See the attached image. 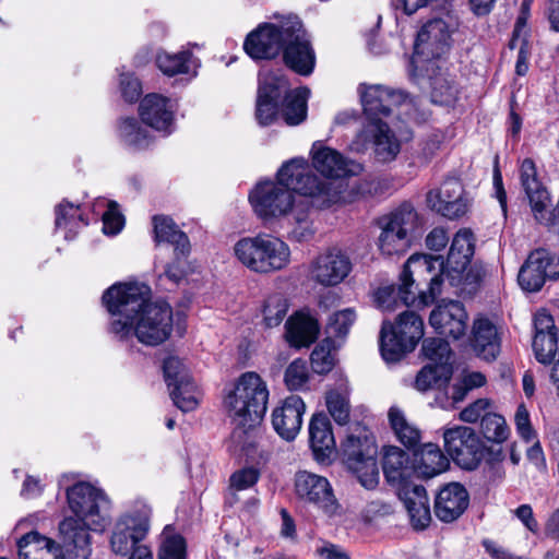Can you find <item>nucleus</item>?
I'll use <instances>...</instances> for the list:
<instances>
[{"label":"nucleus","mask_w":559,"mask_h":559,"mask_svg":"<svg viewBox=\"0 0 559 559\" xmlns=\"http://www.w3.org/2000/svg\"><path fill=\"white\" fill-rule=\"evenodd\" d=\"M330 415L338 425L347 424L349 419V402L346 394L338 391H330L325 397Z\"/></svg>","instance_id":"obj_47"},{"label":"nucleus","mask_w":559,"mask_h":559,"mask_svg":"<svg viewBox=\"0 0 559 559\" xmlns=\"http://www.w3.org/2000/svg\"><path fill=\"white\" fill-rule=\"evenodd\" d=\"M468 503L469 496L465 487L459 483H451L439 491L435 513L442 522L451 523L464 513Z\"/></svg>","instance_id":"obj_26"},{"label":"nucleus","mask_w":559,"mask_h":559,"mask_svg":"<svg viewBox=\"0 0 559 559\" xmlns=\"http://www.w3.org/2000/svg\"><path fill=\"white\" fill-rule=\"evenodd\" d=\"M404 495L405 508L413 527L415 530L426 528L431 520L426 489L420 485H415Z\"/></svg>","instance_id":"obj_33"},{"label":"nucleus","mask_w":559,"mask_h":559,"mask_svg":"<svg viewBox=\"0 0 559 559\" xmlns=\"http://www.w3.org/2000/svg\"><path fill=\"white\" fill-rule=\"evenodd\" d=\"M288 311V301L282 294L269 296L262 309L263 323L266 328L278 326L285 319Z\"/></svg>","instance_id":"obj_40"},{"label":"nucleus","mask_w":559,"mask_h":559,"mask_svg":"<svg viewBox=\"0 0 559 559\" xmlns=\"http://www.w3.org/2000/svg\"><path fill=\"white\" fill-rule=\"evenodd\" d=\"M310 91L307 87H299L284 93V100L281 107V115L288 126H298L307 118V100Z\"/></svg>","instance_id":"obj_34"},{"label":"nucleus","mask_w":559,"mask_h":559,"mask_svg":"<svg viewBox=\"0 0 559 559\" xmlns=\"http://www.w3.org/2000/svg\"><path fill=\"white\" fill-rule=\"evenodd\" d=\"M174 404L182 412H191L199 404L200 393L190 376H182L179 384L168 388Z\"/></svg>","instance_id":"obj_37"},{"label":"nucleus","mask_w":559,"mask_h":559,"mask_svg":"<svg viewBox=\"0 0 559 559\" xmlns=\"http://www.w3.org/2000/svg\"><path fill=\"white\" fill-rule=\"evenodd\" d=\"M317 554L321 559H350L342 547L332 543H326L318 548Z\"/></svg>","instance_id":"obj_63"},{"label":"nucleus","mask_w":559,"mask_h":559,"mask_svg":"<svg viewBox=\"0 0 559 559\" xmlns=\"http://www.w3.org/2000/svg\"><path fill=\"white\" fill-rule=\"evenodd\" d=\"M309 380L307 361L304 359L293 360L285 370L284 381L288 390H302Z\"/></svg>","instance_id":"obj_45"},{"label":"nucleus","mask_w":559,"mask_h":559,"mask_svg":"<svg viewBox=\"0 0 559 559\" xmlns=\"http://www.w3.org/2000/svg\"><path fill=\"white\" fill-rule=\"evenodd\" d=\"M144 284H115L103 295L110 313L109 332L119 340L135 336L147 346L164 343L173 331V309L166 301L151 302Z\"/></svg>","instance_id":"obj_2"},{"label":"nucleus","mask_w":559,"mask_h":559,"mask_svg":"<svg viewBox=\"0 0 559 559\" xmlns=\"http://www.w3.org/2000/svg\"><path fill=\"white\" fill-rule=\"evenodd\" d=\"M364 112L370 121H379L381 117H388L394 109L405 107V114L409 120L418 121L419 118L411 109L415 106L403 91L374 84H360L358 87Z\"/></svg>","instance_id":"obj_9"},{"label":"nucleus","mask_w":559,"mask_h":559,"mask_svg":"<svg viewBox=\"0 0 559 559\" xmlns=\"http://www.w3.org/2000/svg\"><path fill=\"white\" fill-rule=\"evenodd\" d=\"M471 345L475 354L486 360H495L501 350L498 328L486 317H477L472 326Z\"/></svg>","instance_id":"obj_25"},{"label":"nucleus","mask_w":559,"mask_h":559,"mask_svg":"<svg viewBox=\"0 0 559 559\" xmlns=\"http://www.w3.org/2000/svg\"><path fill=\"white\" fill-rule=\"evenodd\" d=\"M190 57L191 53L189 51L178 53L160 52L157 56L156 63L164 74L173 76L189 71L188 61Z\"/></svg>","instance_id":"obj_43"},{"label":"nucleus","mask_w":559,"mask_h":559,"mask_svg":"<svg viewBox=\"0 0 559 559\" xmlns=\"http://www.w3.org/2000/svg\"><path fill=\"white\" fill-rule=\"evenodd\" d=\"M352 270L347 255L330 250L317 257L310 266L311 278L322 286H335L343 282Z\"/></svg>","instance_id":"obj_22"},{"label":"nucleus","mask_w":559,"mask_h":559,"mask_svg":"<svg viewBox=\"0 0 559 559\" xmlns=\"http://www.w3.org/2000/svg\"><path fill=\"white\" fill-rule=\"evenodd\" d=\"M480 428L484 437L492 442L501 443L509 436V428L504 418L495 413L483 416Z\"/></svg>","instance_id":"obj_44"},{"label":"nucleus","mask_w":559,"mask_h":559,"mask_svg":"<svg viewBox=\"0 0 559 559\" xmlns=\"http://www.w3.org/2000/svg\"><path fill=\"white\" fill-rule=\"evenodd\" d=\"M440 147L441 138L438 134H433L419 144L416 158L420 164H428L436 156Z\"/></svg>","instance_id":"obj_55"},{"label":"nucleus","mask_w":559,"mask_h":559,"mask_svg":"<svg viewBox=\"0 0 559 559\" xmlns=\"http://www.w3.org/2000/svg\"><path fill=\"white\" fill-rule=\"evenodd\" d=\"M295 491L300 500L313 504L328 516L335 515L340 509L333 489L323 476L306 471L298 472L295 477Z\"/></svg>","instance_id":"obj_16"},{"label":"nucleus","mask_w":559,"mask_h":559,"mask_svg":"<svg viewBox=\"0 0 559 559\" xmlns=\"http://www.w3.org/2000/svg\"><path fill=\"white\" fill-rule=\"evenodd\" d=\"M311 366L316 373L324 374L332 370L334 358L329 349L324 346H317L310 356Z\"/></svg>","instance_id":"obj_52"},{"label":"nucleus","mask_w":559,"mask_h":559,"mask_svg":"<svg viewBox=\"0 0 559 559\" xmlns=\"http://www.w3.org/2000/svg\"><path fill=\"white\" fill-rule=\"evenodd\" d=\"M164 378L168 388H174L179 384L182 376H189L182 361L178 357H168L164 360L163 365Z\"/></svg>","instance_id":"obj_51"},{"label":"nucleus","mask_w":559,"mask_h":559,"mask_svg":"<svg viewBox=\"0 0 559 559\" xmlns=\"http://www.w3.org/2000/svg\"><path fill=\"white\" fill-rule=\"evenodd\" d=\"M365 132L372 139L376 158L386 163L395 159L401 151V143L382 120L370 121Z\"/></svg>","instance_id":"obj_28"},{"label":"nucleus","mask_w":559,"mask_h":559,"mask_svg":"<svg viewBox=\"0 0 559 559\" xmlns=\"http://www.w3.org/2000/svg\"><path fill=\"white\" fill-rule=\"evenodd\" d=\"M141 120L152 129L169 134L174 130L175 111L170 99L159 94H147L140 103Z\"/></svg>","instance_id":"obj_23"},{"label":"nucleus","mask_w":559,"mask_h":559,"mask_svg":"<svg viewBox=\"0 0 559 559\" xmlns=\"http://www.w3.org/2000/svg\"><path fill=\"white\" fill-rule=\"evenodd\" d=\"M409 456L397 447L385 448L382 468L390 483H399L409 476Z\"/></svg>","instance_id":"obj_35"},{"label":"nucleus","mask_w":559,"mask_h":559,"mask_svg":"<svg viewBox=\"0 0 559 559\" xmlns=\"http://www.w3.org/2000/svg\"><path fill=\"white\" fill-rule=\"evenodd\" d=\"M286 40L283 47L285 64L300 75H310L316 66V53L297 16H288Z\"/></svg>","instance_id":"obj_13"},{"label":"nucleus","mask_w":559,"mask_h":559,"mask_svg":"<svg viewBox=\"0 0 559 559\" xmlns=\"http://www.w3.org/2000/svg\"><path fill=\"white\" fill-rule=\"evenodd\" d=\"M119 135L129 146L143 148L150 144V134L135 118H124L119 124Z\"/></svg>","instance_id":"obj_39"},{"label":"nucleus","mask_w":559,"mask_h":559,"mask_svg":"<svg viewBox=\"0 0 559 559\" xmlns=\"http://www.w3.org/2000/svg\"><path fill=\"white\" fill-rule=\"evenodd\" d=\"M356 320V313L347 308L335 312L329 320L326 332L331 337H344Z\"/></svg>","instance_id":"obj_48"},{"label":"nucleus","mask_w":559,"mask_h":559,"mask_svg":"<svg viewBox=\"0 0 559 559\" xmlns=\"http://www.w3.org/2000/svg\"><path fill=\"white\" fill-rule=\"evenodd\" d=\"M414 457V473L421 478H432L449 466L448 457L432 443L425 444Z\"/></svg>","instance_id":"obj_31"},{"label":"nucleus","mask_w":559,"mask_h":559,"mask_svg":"<svg viewBox=\"0 0 559 559\" xmlns=\"http://www.w3.org/2000/svg\"><path fill=\"white\" fill-rule=\"evenodd\" d=\"M68 504L76 518L86 521L95 530H104L107 522L108 501L105 493L88 483L80 481L67 489Z\"/></svg>","instance_id":"obj_10"},{"label":"nucleus","mask_w":559,"mask_h":559,"mask_svg":"<svg viewBox=\"0 0 559 559\" xmlns=\"http://www.w3.org/2000/svg\"><path fill=\"white\" fill-rule=\"evenodd\" d=\"M447 453L460 467L473 471L478 467L485 447L474 429L466 426L448 428L443 432Z\"/></svg>","instance_id":"obj_12"},{"label":"nucleus","mask_w":559,"mask_h":559,"mask_svg":"<svg viewBox=\"0 0 559 559\" xmlns=\"http://www.w3.org/2000/svg\"><path fill=\"white\" fill-rule=\"evenodd\" d=\"M306 405L298 395L287 396L272 413V425L285 440H294L300 431Z\"/></svg>","instance_id":"obj_24"},{"label":"nucleus","mask_w":559,"mask_h":559,"mask_svg":"<svg viewBox=\"0 0 559 559\" xmlns=\"http://www.w3.org/2000/svg\"><path fill=\"white\" fill-rule=\"evenodd\" d=\"M473 234L468 229H460L451 243L450 250L457 251L468 255L469 258L474 254V241Z\"/></svg>","instance_id":"obj_58"},{"label":"nucleus","mask_w":559,"mask_h":559,"mask_svg":"<svg viewBox=\"0 0 559 559\" xmlns=\"http://www.w3.org/2000/svg\"><path fill=\"white\" fill-rule=\"evenodd\" d=\"M467 318L463 304L450 300L438 305L431 311L429 323L438 334L459 340L465 335Z\"/></svg>","instance_id":"obj_20"},{"label":"nucleus","mask_w":559,"mask_h":559,"mask_svg":"<svg viewBox=\"0 0 559 559\" xmlns=\"http://www.w3.org/2000/svg\"><path fill=\"white\" fill-rule=\"evenodd\" d=\"M20 559H64L63 551L50 538L31 532L17 542Z\"/></svg>","instance_id":"obj_29"},{"label":"nucleus","mask_w":559,"mask_h":559,"mask_svg":"<svg viewBox=\"0 0 559 559\" xmlns=\"http://www.w3.org/2000/svg\"><path fill=\"white\" fill-rule=\"evenodd\" d=\"M514 421L518 433L526 441L530 442L535 438V432L531 426L530 414L526 407L521 404L518 406Z\"/></svg>","instance_id":"obj_56"},{"label":"nucleus","mask_w":559,"mask_h":559,"mask_svg":"<svg viewBox=\"0 0 559 559\" xmlns=\"http://www.w3.org/2000/svg\"><path fill=\"white\" fill-rule=\"evenodd\" d=\"M288 17L278 24L265 23L251 32L243 44V49L252 59H272L278 56L287 38L285 28Z\"/></svg>","instance_id":"obj_17"},{"label":"nucleus","mask_w":559,"mask_h":559,"mask_svg":"<svg viewBox=\"0 0 559 559\" xmlns=\"http://www.w3.org/2000/svg\"><path fill=\"white\" fill-rule=\"evenodd\" d=\"M103 230L108 235L118 234L123 227V216L118 211V204L108 202L107 211L103 214Z\"/></svg>","instance_id":"obj_53"},{"label":"nucleus","mask_w":559,"mask_h":559,"mask_svg":"<svg viewBox=\"0 0 559 559\" xmlns=\"http://www.w3.org/2000/svg\"><path fill=\"white\" fill-rule=\"evenodd\" d=\"M310 153L313 167L326 177V179H319L317 177L320 182L330 183L334 181L343 185L342 201L346 191V185L338 179L359 175L362 166L359 163L347 159L340 152L324 146L321 142L313 143Z\"/></svg>","instance_id":"obj_14"},{"label":"nucleus","mask_w":559,"mask_h":559,"mask_svg":"<svg viewBox=\"0 0 559 559\" xmlns=\"http://www.w3.org/2000/svg\"><path fill=\"white\" fill-rule=\"evenodd\" d=\"M81 224L86 225L79 205L64 201L56 206V228H64L69 233L75 234Z\"/></svg>","instance_id":"obj_41"},{"label":"nucleus","mask_w":559,"mask_h":559,"mask_svg":"<svg viewBox=\"0 0 559 559\" xmlns=\"http://www.w3.org/2000/svg\"><path fill=\"white\" fill-rule=\"evenodd\" d=\"M427 204L431 210L450 219L463 216L468 210L463 186L455 178L447 179L438 189L430 190L427 193Z\"/></svg>","instance_id":"obj_19"},{"label":"nucleus","mask_w":559,"mask_h":559,"mask_svg":"<svg viewBox=\"0 0 559 559\" xmlns=\"http://www.w3.org/2000/svg\"><path fill=\"white\" fill-rule=\"evenodd\" d=\"M234 255L251 272L267 274L281 271L289 264L290 249L278 237L261 233L240 238L234 245Z\"/></svg>","instance_id":"obj_5"},{"label":"nucleus","mask_w":559,"mask_h":559,"mask_svg":"<svg viewBox=\"0 0 559 559\" xmlns=\"http://www.w3.org/2000/svg\"><path fill=\"white\" fill-rule=\"evenodd\" d=\"M151 515V507L140 500L121 513L111 531L109 543L112 552L126 557L134 548L144 546L142 542L150 532Z\"/></svg>","instance_id":"obj_7"},{"label":"nucleus","mask_w":559,"mask_h":559,"mask_svg":"<svg viewBox=\"0 0 559 559\" xmlns=\"http://www.w3.org/2000/svg\"><path fill=\"white\" fill-rule=\"evenodd\" d=\"M439 72L430 78L431 102L439 105H452L457 98L459 88L453 78L442 72L439 66L436 67Z\"/></svg>","instance_id":"obj_36"},{"label":"nucleus","mask_w":559,"mask_h":559,"mask_svg":"<svg viewBox=\"0 0 559 559\" xmlns=\"http://www.w3.org/2000/svg\"><path fill=\"white\" fill-rule=\"evenodd\" d=\"M452 28L442 19H433L423 25L414 46V58L425 61L440 59L451 45Z\"/></svg>","instance_id":"obj_18"},{"label":"nucleus","mask_w":559,"mask_h":559,"mask_svg":"<svg viewBox=\"0 0 559 559\" xmlns=\"http://www.w3.org/2000/svg\"><path fill=\"white\" fill-rule=\"evenodd\" d=\"M318 334V321L304 312H296L286 322L287 342L296 348L310 346L317 340Z\"/></svg>","instance_id":"obj_30"},{"label":"nucleus","mask_w":559,"mask_h":559,"mask_svg":"<svg viewBox=\"0 0 559 559\" xmlns=\"http://www.w3.org/2000/svg\"><path fill=\"white\" fill-rule=\"evenodd\" d=\"M468 255L449 251L447 261L440 255L415 253L408 258L400 275L397 289L393 286L381 287L376 293V301L383 310H394L396 297L403 305L428 306L442 293L444 277L451 286H459L469 280L466 270L471 263Z\"/></svg>","instance_id":"obj_3"},{"label":"nucleus","mask_w":559,"mask_h":559,"mask_svg":"<svg viewBox=\"0 0 559 559\" xmlns=\"http://www.w3.org/2000/svg\"><path fill=\"white\" fill-rule=\"evenodd\" d=\"M514 514L528 531L532 533L538 532V523L530 504H521L515 509Z\"/></svg>","instance_id":"obj_61"},{"label":"nucleus","mask_w":559,"mask_h":559,"mask_svg":"<svg viewBox=\"0 0 559 559\" xmlns=\"http://www.w3.org/2000/svg\"><path fill=\"white\" fill-rule=\"evenodd\" d=\"M421 350L427 359L437 364L436 366L447 364L451 355L449 343L439 337L424 340Z\"/></svg>","instance_id":"obj_46"},{"label":"nucleus","mask_w":559,"mask_h":559,"mask_svg":"<svg viewBox=\"0 0 559 559\" xmlns=\"http://www.w3.org/2000/svg\"><path fill=\"white\" fill-rule=\"evenodd\" d=\"M545 534L559 540V508L556 509L545 523Z\"/></svg>","instance_id":"obj_64"},{"label":"nucleus","mask_w":559,"mask_h":559,"mask_svg":"<svg viewBox=\"0 0 559 559\" xmlns=\"http://www.w3.org/2000/svg\"><path fill=\"white\" fill-rule=\"evenodd\" d=\"M90 530L96 531L80 518H66L59 524V546L62 551L74 559L87 558L92 551Z\"/></svg>","instance_id":"obj_21"},{"label":"nucleus","mask_w":559,"mask_h":559,"mask_svg":"<svg viewBox=\"0 0 559 559\" xmlns=\"http://www.w3.org/2000/svg\"><path fill=\"white\" fill-rule=\"evenodd\" d=\"M154 235L157 242H167L174 246L175 252L182 257L190 253V241L188 236L179 229L173 218L164 215L153 217Z\"/></svg>","instance_id":"obj_32"},{"label":"nucleus","mask_w":559,"mask_h":559,"mask_svg":"<svg viewBox=\"0 0 559 559\" xmlns=\"http://www.w3.org/2000/svg\"><path fill=\"white\" fill-rule=\"evenodd\" d=\"M444 371L443 366H425L417 373L415 379V388L418 391H428L437 385L442 377Z\"/></svg>","instance_id":"obj_50"},{"label":"nucleus","mask_w":559,"mask_h":559,"mask_svg":"<svg viewBox=\"0 0 559 559\" xmlns=\"http://www.w3.org/2000/svg\"><path fill=\"white\" fill-rule=\"evenodd\" d=\"M424 336V321L415 311L401 312L395 322H382L379 347L382 358L388 362L402 359L413 352Z\"/></svg>","instance_id":"obj_6"},{"label":"nucleus","mask_w":559,"mask_h":559,"mask_svg":"<svg viewBox=\"0 0 559 559\" xmlns=\"http://www.w3.org/2000/svg\"><path fill=\"white\" fill-rule=\"evenodd\" d=\"M343 451L348 467L356 474L361 486L366 489L376 488L379 483V468L372 440L367 436H347Z\"/></svg>","instance_id":"obj_11"},{"label":"nucleus","mask_w":559,"mask_h":559,"mask_svg":"<svg viewBox=\"0 0 559 559\" xmlns=\"http://www.w3.org/2000/svg\"><path fill=\"white\" fill-rule=\"evenodd\" d=\"M269 400L265 382L255 372L243 373L225 399L224 405L235 424L234 437L254 430L262 421Z\"/></svg>","instance_id":"obj_4"},{"label":"nucleus","mask_w":559,"mask_h":559,"mask_svg":"<svg viewBox=\"0 0 559 559\" xmlns=\"http://www.w3.org/2000/svg\"><path fill=\"white\" fill-rule=\"evenodd\" d=\"M309 442L318 462L329 460L335 451V439L326 415H313L309 424Z\"/></svg>","instance_id":"obj_27"},{"label":"nucleus","mask_w":559,"mask_h":559,"mask_svg":"<svg viewBox=\"0 0 559 559\" xmlns=\"http://www.w3.org/2000/svg\"><path fill=\"white\" fill-rule=\"evenodd\" d=\"M418 215L409 203H403L397 209L377 219L380 229L378 248L382 254H403L411 246V233L416 228Z\"/></svg>","instance_id":"obj_8"},{"label":"nucleus","mask_w":559,"mask_h":559,"mask_svg":"<svg viewBox=\"0 0 559 559\" xmlns=\"http://www.w3.org/2000/svg\"><path fill=\"white\" fill-rule=\"evenodd\" d=\"M449 241L447 230L441 227L433 228L426 237V245L430 250L440 251Z\"/></svg>","instance_id":"obj_60"},{"label":"nucleus","mask_w":559,"mask_h":559,"mask_svg":"<svg viewBox=\"0 0 559 559\" xmlns=\"http://www.w3.org/2000/svg\"><path fill=\"white\" fill-rule=\"evenodd\" d=\"M121 95L128 103L136 102L142 94V85L132 73H120Z\"/></svg>","instance_id":"obj_54"},{"label":"nucleus","mask_w":559,"mask_h":559,"mask_svg":"<svg viewBox=\"0 0 559 559\" xmlns=\"http://www.w3.org/2000/svg\"><path fill=\"white\" fill-rule=\"evenodd\" d=\"M490 401L487 399H479L474 403L469 404L460 413V418L465 423H476L479 418L483 419L485 414H491L488 412Z\"/></svg>","instance_id":"obj_57"},{"label":"nucleus","mask_w":559,"mask_h":559,"mask_svg":"<svg viewBox=\"0 0 559 559\" xmlns=\"http://www.w3.org/2000/svg\"><path fill=\"white\" fill-rule=\"evenodd\" d=\"M276 177L277 182L261 181L250 192L249 201L254 213L265 222L289 217L296 224L293 237L298 241L309 239L314 233L313 210L340 203L343 185L320 182L302 157L284 163Z\"/></svg>","instance_id":"obj_1"},{"label":"nucleus","mask_w":559,"mask_h":559,"mask_svg":"<svg viewBox=\"0 0 559 559\" xmlns=\"http://www.w3.org/2000/svg\"><path fill=\"white\" fill-rule=\"evenodd\" d=\"M288 90L287 80L280 72L262 71L255 104V117L261 126H270L280 112L278 102Z\"/></svg>","instance_id":"obj_15"},{"label":"nucleus","mask_w":559,"mask_h":559,"mask_svg":"<svg viewBox=\"0 0 559 559\" xmlns=\"http://www.w3.org/2000/svg\"><path fill=\"white\" fill-rule=\"evenodd\" d=\"M186 258L180 252H175V262L168 264L165 269L164 276L174 284H178L186 275Z\"/></svg>","instance_id":"obj_59"},{"label":"nucleus","mask_w":559,"mask_h":559,"mask_svg":"<svg viewBox=\"0 0 559 559\" xmlns=\"http://www.w3.org/2000/svg\"><path fill=\"white\" fill-rule=\"evenodd\" d=\"M535 334L557 333L552 317L545 310L538 311L534 319Z\"/></svg>","instance_id":"obj_62"},{"label":"nucleus","mask_w":559,"mask_h":559,"mask_svg":"<svg viewBox=\"0 0 559 559\" xmlns=\"http://www.w3.org/2000/svg\"><path fill=\"white\" fill-rule=\"evenodd\" d=\"M389 420L401 443L409 449L418 444L420 440V431L406 420L400 408L394 406L390 408Z\"/></svg>","instance_id":"obj_38"},{"label":"nucleus","mask_w":559,"mask_h":559,"mask_svg":"<svg viewBox=\"0 0 559 559\" xmlns=\"http://www.w3.org/2000/svg\"><path fill=\"white\" fill-rule=\"evenodd\" d=\"M162 538L158 559H186V542L182 536L175 534L167 526Z\"/></svg>","instance_id":"obj_42"},{"label":"nucleus","mask_w":559,"mask_h":559,"mask_svg":"<svg viewBox=\"0 0 559 559\" xmlns=\"http://www.w3.org/2000/svg\"><path fill=\"white\" fill-rule=\"evenodd\" d=\"M260 469L253 466L235 471L229 477V489L233 492L252 488L260 479Z\"/></svg>","instance_id":"obj_49"}]
</instances>
